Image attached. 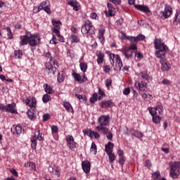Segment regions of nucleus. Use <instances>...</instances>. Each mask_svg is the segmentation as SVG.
<instances>
[{
    "mask_svg": "<svg viewBox=\"0 0 180 180\" xmlns=\"http://www.w3.org/2000/svg\"><path fill=\"white\" fill-rule=\"evenodd\" d=\"M105 32V28H103L98 30V38L99 39V40H101V42L102 43V44H103L105 41V37H104Z\"/></svg>",
    "mask_w": 180,
    "mask_h": 180,
    "instance_id": "obj_21",
    "label": "nucleus"
},
{
    "mask_svg": "<svg viewBox=\"0 0 180 180\" xmlns=\"http://www.w3.org/2000/svg\"><path fill=\"white\" fill-rule=\"evenodd\" d=\"M161 176V174L160 172H155L152 174V177L153 178L154 180L159 179V178Z\"/></svg>",
    "mask_w": 180,
    "mask_h": 180,
    "instance_id": "obj_51",
    "label": "nucleus"
},
{
    "mask_svg": "<svg viewBox=\"0 0 180 180\" xmlns=\"http://www.w3.org/2000/svg\"><path fill=\"white\" fill-rule=\"evenodd\" d=\"M26 105H28L30 108H36V99L32 98V100L29 98V97L27 98L25 100Z\"/></svg>",
    "mask_w": 180,
    "mask_h": 180,
    "instance_id": "obj_22",
    "label": "nucleus"
},
{
    "mask_svg": "<svg viewBox=\"0 0 180 180\" xmlns=\"http://www.w3.org/2000/svg\"><path fill=\"white\" fill-rule=\"evenodd\" d=\"M106 16H108V18H110V16H115L116 14L115 13V8H111L108 9V11H105Z\"/></svg>",
    "mask_w": 180,
    "mask_h": 180,
    "instance_id": "obj_33",
    "label": "nucleus"
},
{
    "mask_svg": "<svg viewBox=\"0 0 180 180\" xmlns=\"http://www.w3.org/2000/svg\"><path fill=\"white\" fill-rule=\"evenodd\" d=\"M0 110H4L8 113L18 114V110H16V103H12L6 105L0 104Z\"/></svg>",
    "mask_w": 180,
    "mask_h": 180,
    "instance_id": "obj_4",
    "label": "nucleus"
},
{
    "mask_svg": "<svg viewBox=\"0 0 180 180\" xmlns=\"http://www.w3.org/2000/svg\"><path fill=\"white\" fill-rule=\"evenodd\" d=\"M50 61L52 64V67H53V69L55 70L56 72H57L58 71L57 68H58V62L56 60H53V59H51V60Z\"/></svg>",
    "mask_w": 180,
    "mask_h": 180,
    "instance_id": "obj_40",
    "label": "nucleus"
},
{
    "mask_svg": "<svg viewBox=\"0 0 180 180\" xmlns=\"http://www.w3.org/2000/svg\"><path fill=\"white\" fill-rule=\"evenodd\" d=\"M153 123H155V124H158L160 123V122H161V117L158 116V115H153Z\"/></svg>",
    "mask_w": 180,
    "mask_h": 180,
    "instance_id": "obj_42",
    "label": "nucleus"
},
{
    "mask_svg": "<svg viewBox=\"0 0 180 180\" xmlns=\"http://www.w3.org/2000/svg\"><path fill=\"white\" fill-rule=\"evenodd\" d=\"M148 110H149L150 115H151V116L153 117L157 115V110L155 109V108L149 107L148 108Z\"/></svg>",
    "mask_w": 180,
    "mask_h": 180,
    "instance_id": "obj_44",
    "label": "nucleus"
},
{
    "mask_svg": "<svg viewBox=\"0 0 180 180\" xmlns=\"http://www.w3.org/2000/svg\"><path fill=\"white\" fill-rule=\"evenodd\" d=\"M42 101L44 103H47L50 101V96L49 94H44L42 97Z\"/></svg>",
    "mask_w": 180,
    "mask_h": 180,
    "instance_id": "obj_52",
    "label": "nucleus"
},
{
    "mask_svg": "<svg viewBox=\"0 0 180 180\" xmlns=\"http://www.w3.org/2000/svg\"><path fill=\"white\" fill-rule=\"evenodd\" d=\"M20 39V46H27L28 44L30 47H36L40 43V36L39 34H32L29 31H25V34L21 35Z\"/></svg>",
    "mask_w": 180,
    "mask_h": 180,
    "instance_id": "obj_1",
    "label": "nucleus"
},
{
    "mask_svg": "<svg viewBox=\"0 0 180 180\" xmlns=\"http://www.w3.org/2000/svg\"><path fill=\"white\" fill-rule=\"evenodd\" d=\"M83 134H84V136H89V137H94V139H101V135H99V134H98V132L95 131H92L89 129H83Z\"/></svg>",
    "mask_w": 180,
    "mask_h": 180,
    "instance_id": "obj_9",
    "label": "nucleus"
},
{
    "mask_svg": "<svg viewBox=\"0 0 180 180\" xmlns=\"http://www.w3.org/2000/svg\"><path fill=\"white\" fill-rule=\"evenodd\" d=\"M27 165H29L32 169H36V165L33 162H27Z\"/></svg>",
    "mask_w": 180,
    "mask_h": 180,
    "instance_id": "obj_61",
    "label": "nucleus"
},
{
    "mask_svg": "<svg viewBox=\"0 0 180 180\" xmlns=\"http://www.w3.org/2000/svg\"><path fill=\"white\" fill-rule=\"evenodd\" d=\"M72 76L75 78V81H77V82H82V77L80 74L74 72L72 73Z\"/></svg>",
    "mask_w": 180,
    "mask_h": 180,
    "instance_id": "obj_37",
    "label": "nucleus"
},
{
    "mask_svg": "<svg viewBox=\"0 0 180 180\" xmlns=\"http://www.w3.org/2000/svg\"><path fill=\"white\" fill-rule=\"evenodd\" d=\"M113 143L108 142L105 146V151L108 154L109 153H113Z\"/></svg>",
    "mask_w": 180,
    "mask_h": 180,
    "instance_id": "obj_23",
    "label": "nucleus"
},
{
    "mask_svg": "<svg viewBox=\"0 0 180 180\" xmlns=\"http://www.w3.org/2000/svg\"><path fill=\"white\" fill-rule=\"evenodd\" d=\"M134 8L135 9H137V11H141V12H145L146 13H151V11H150V8H148V6H147L135 4Z\"/></svg>",
    "mask_w": 180,
    "mask_h": 180,
    "instance_id": "obj_16",
    "label": "nucleus"
},
{
    "mask_svg": "<svg viewBox=\"0 0 180 180\" xmlns=\"http://www.w3.org/2000/svg\"><path fill=\"white\" fill-rule=\"evenodd\" d=\"M140 76L143 78V79H146L148 81V79H153V77L147 73V70L143 71L140 73Z\"/></svg>",
    "mask_w": 180,
    "mask_h": 180,
    "instance_id": "obj_28",
    "label": "nucleus"
},
{
    "mask_svg": "<svg viewBox=\"0 0 180 180\" xmlns=\"http://www.w3.org/2000/svg\"><path fill=\"white\" fill-rule=\"evenodd\" d=\"M160 64L162 70L168 71L169 70H171V64L168 63V60H167V59H161Z\"/></svg>",
    "mask_w": 180,
    "mask_h": 180,
    "instance_id": "obj_15",
    "label": "nucleus"
},
{
    "mask_svg": "<svg viewBox=\"0 0 180 180\" xmlns=\"http://www.w3.org/2000/svg\"><path fill=\"white\" fill-rule=\"evenodd\" d=\"M44 88L45 92H46V94H53V89L51 88V86H49L48 84H45L44 85Z\"/></svg>",
    "mask_w": 180,
    "mask_h": 180,
    "instance_id": "obj_34",
    "label": "nucleus"
},
{
    "mask_svg": "<svg viewBox=\"0 0 180 180\" xmlns=\"http://www.w3.org/2000/svg\"><path fill=\"white\" fill-rule=\"evenodd\" d=\"M51 130L53 136H54L55 134H57V133H58V127H57V125H52L51 127Z\"/></svg>",
    "mask_w": 180,
    "mask_h": 180,
    "instance_id": "obj_43",
    "label": "nucleus"
},
{
    "mask_svg": "<svg viewBox=\"0 0 180 180\" xmlns=\"http://www.w3.org/2000/svg\"><path fill=\"white\" fill-rule=\"evenodd\" d=\"M105 86L109 89L112 86V80L110 79H107L105 81Z\"/></svg>",
    "mask_w": 180,
    "mask_h": 180,
    "instance_id": "obj_56",
    "label": "nucleus"
},
{
    "mask_svg": "<svg viewBox=\"0 0 180 180\" xmlns=\"http://www.w3.org/2000/svg\"><path fill=\"white\" fill-rule=\"evenodd\" d=\"M179 162H175L171 165L170 176L173 179H176L179 176Z\"/></svg>",
    "mask_w": 180,
    "mask_h": 180,
    "instance_id": "obj_6",
    "label": "nucleus"
},
{
    "mask_svg": "<svg viewBox=\"0 0 180 180\" xmlns=\"http://www.w3.org/2000/svg\"><path fill=\"white\" fill-rule=\"evenodd\" d=\"M124 161H126V158L124 156H120L118 159V162L120 165H124Z\"/></svg>",
    "mask_w": 180,
    "mask_h": 180,
    "instance_id": "obj_53",
    "label": "nucleus"
},
{
    "mask_svg": "<svg viewBox=\"0 0 180 180\" xmlns=\"http://www.w3.org/2000/svg\"><path fill=\"white\" fill-rule=\"evenodd\" d=\"M90 152L93 153V154H94V155H96L97 148H96V144L95 143V142H92L91 146L90 148Z\"/></svg>",
    "mask_w": 180,
    "mask_h": 180,
    "instance_id": "obj_35",
    "label": "nucleus"
},
{
    "mask_svg": "<svg viewBox=\"0 0 180 180\" xmlns=\"http://www.w3.org/2000/svg\"><path fill=\"white\" fill-rule=\"evenodd\" d=\"M134 85L136 89L141 91V92H146L147 89V82L144 81L136 82Z\"/></svg>",
    "mask_w": 180,
    "mask_h": 180,
    "instance_id": "obj_11",
    "label": "nucleus"
},
{
    "mask_svg": "<svg viewBox=\"0 0 180 180\" xmlns=\"http://www.w3.org/2000/svg\"><path fill=\"white\" fill-rule=\"evenodd\" d=\"M172 15V7L169 5L166 4L165 6V10L159 13V18H160V19H162V20H165V19H168V18H169V16H171Z\"/></svg>",
    "mask_w": 180,
    "mask_h": 180,
    "instance_id": "obj_5",
    "label": "nucleus"
},
{
    "mask_svg": "<svg viewBox=\"0 0 180 180\" xmlns=\"http://www.w3.org/2000/svg\"><path fill=\"white\" fill-rule=\"evenodd\" d=\"M96 101H98V94L94 93L90 98V102L91 103H94Z\"/></svg>",
    "mask_w": 180,
    "mask_h": 180,
    "instance_id": "obj_47",
    "label": "nucleus"
},
{
    "mask_svg": "<svg viewBox=\"0 0 180 180\" xmlns=\"http://www.w3.org/2000/svg\"><path fill=\"white\" fill-rule=\"evenodd\" d=\"M122 39L125 40H129V41H134V37L127 36L126 34H122Z\"/></svg>",
    "mask_w": 180,
    "mask_h": 180,
    "instance_id": "obj_49",
    "label": "nucleus"
},
{
    "mask_svg": "<svg viewBox=\"0 0 180 180\" xmlns=\"http://www.w3.org/2000/svg\"><path fill=\"white\" fill-rule=\"evenodd\" d=\"M156 109V112H159V115H162V109H164V108L162 107V105H157L156 108H155Z\"/></svg>",
    "mask_w": 180,
    "mask_h": 180,
    "instance_id": "obj_55",
    "label": "nucleus"
},
{
    "mask_svg": "<svg viewBox=\"0 0 180 180\" xmlns=\"http://www.w3.org/2000/svg\"><path fill=\"white\" fill-rule=\"evenodd\" d=\"M68 5L73 8L74 11H79V7H78V1L76 0H70L68 1Z\"/></svg>",
    "mask_w": 180,
    "mask_h": 180,
    "instance_id": "obj_18",
    "label": "nucleus"
},
{
    "mask_svg": "<svg viewBox=\"0 0 180 180\" xmlns=\"http://www.w3.org/2000/svg\"><path fill=\"white\" fill-rule=\"evenodd\" d=\"M75 97L77 98L80 102H86V97L85 96L75 94Z\"/></svg>",
    "mask_w": 180,
    "mask_h": 180,
    "instance_id": "obj_46",
    "label": "nucleus"
},
{
    "mask_svg": "<svg viewBox=\"0 0 180 180\" xmlns=\"http://www.w3.org/2000/svg\"><path fill=\"white\" fill-rule=\"evenodd\" d=\"M153 44L155 46V49L156 51L155 52V56L158 58H161L162 60H165L164 58L165 57V53L168 51V46L164 44L160 39H155L154 40Z\"/></svg>",
    "mask_w": 180,
    "mask_h": 180,
    "instance_id": "obj_2",
    "label": "nucleus"
},
{
    "mask_svg": "<svg viewBox=\"0 0 180 180\" xmlns=\"http://www.w3.org/2000/svg\"><path fill=\"white\" fill-rule=\"evenodd\" d=\"M115 57H116V54L110 53L109 58H110V60H110V64H112V65H115Z\"/></svg>",
    "mask_w": 180,
    "mask_h": 180,
    "instance_id": "obj_50",
    "label": "nucleus"
},
{
    "mask_svg": "<svg viewBox=\"0 0 180 180\" xmlns=\"http://www.w3.org/2000/svg\"><path fill=\"white\" fill-rule=\"evenodd\" d=\"M56 34L57 35V37L59 41H61V43H64V37L60 34V32H58V34Z\"/></svg>",
    "mask_w": 180,
    "mask_h": 180,
    "instance_id": "obj_59",
    "label": "nucleus"
},
{
    "mask_svg": "<svg viewBox=\"0 0 180 180\" xmlns=\"http://www.w3.org/2000/svg\"><path fill=\"white\" fill-rule=\"evenodd\" d=\"M27 115L30 119V120H34V119H36V115H34V111L33 110H29L27 112Z\"/></svg>",
    "mask_w": 180,
    "mask_h": 180,
    "instance_id": "obj_30",
    "label": "nucleus"
},
{
    "mask_svg": "<svg viewBox=\"0 0 180 180\" xmlns=\"http://www.w3.org/2000/svg\"><path fill=\"white\" fill-rule=\"evenodd\" d=\"M70 39L72 40V43H79V38L75 34L71 35Z\"/></svg>",
    "mask_w": 180,
    "mask_h": 180,
    "instance_id": "obj_41",
    "label": "nucleus"
},
{
    "mask_svg": "<svg viewBox=\"0 0 180 180\" xmlns=\"http://www.w3.org/2000/svg\"><path fill=\"white\" fill-rule=\"evenodd\" d=\"M114 60H115L116 63H117L120 70H122L123 67V62L122 61V58H120V56L117 54L115 55V58Z\"/></svg>",
    "mask_w": 180,
    "mask_h": 180,
    "instance_id": "obj_27",
    "label": "nucleus"
},
{
    "mask_svg": "<svg viewBox=\"0 0 180 180\" xmlns=\"http://www.w3.org/2000/svg\"><path fill=\"white\" fill-rule=\"evenodd\" d=\"M82 34L88 39L89 37H94L95 34V27L94 24L89 20L84 21V25L82 26L81 29Z\"/></svg>",
    "mask_w": 180,
    "mask_h": 180,
    "instance_id": "obj_3",
    "label": "nucleus"
},
{
    "mask_svg": "<svg viewBox=\"0 0 180 180\" xmlns=\"http://www.w3.org/2000/svg\"><path fill=\"white\" fill-rule=\"evenodd\" d=\"M99 106L101 107L102 109H106L115 106V103H113L112 100H104L100 102Z\"/></svg>",
    "mask_w": 180,
    "mask_h": 180,
    "instance_id": "obj_12",
    "label": "nucleus"
},
{
    "mask_svg": "<svg viewBox=\"0 0 180 180\" xmlns=\"http://www.w3.org/2000/svg\"><path fill=\"white\" fill-rule=\"evenodd\" d=\"M50 117H51V115H50V114L49 113H46L43 115V121L47 122V120H49Z\"/></svg>",
    "mask_w": 180,
    "mask_h": 180,
    "instance_id": "obj_57",
    "label": "nucleus"
},
{
    "mask_svg": "<svg viewBox=\"0 0 180 180\" xmlns=\"http://www.w3.org/2000/svg\"><path fill=\"white\" fill-rule=\"evenodd\" d=\"M66 141L68 147H69L70 150L77 148V142H75L74 136H72V135H68L66 136Z\"/></svg>",
    "mask_w": 180,
    "mask_h": 180,
    "instance_id": "obj_8",
    "label": "nucleus"
},
{
    "mask_svg": "<svg viewBox=\"0 0 180 180\" xmlns=\"http://www.w3.org/2000/svg\"><path fill=\"white\" fill-rule=\"evenodd\" d=\"M31 147L32 150H36V147H37V138L36 137V134L31 138Z\"/></svg>",
    "mask_w": 180,
    "mask_h": 180,
    "instance_id": "obj_24",
    "label": "nucleus"
},
{
    "mask_svg": "<svg viewBox=\"0 0 180 180\" xmlns=\"http://www.w3.org/2000/svg\"><path fill=\"white\" fill-rule=\"evenodd\" d=\"M79 67H80L81 71H82L83 73H85L86 70H88V64H86L84 62H81L79 63Z\"/></svg>",
    "mask_w": 180,
    "mask_h": 180,
    "instance_id": "obj_31",
    "label": "nucleus"
},
{
    "mask_svg": "<svg viewBox=\"0 0 180 180\" xmlns=\"http://www.w3.org/2000/svg\"><path fill=\"white\" fill-rule=\"evenodd\" d=\"M51 44H58V41H57V38H56L55 35H53L52 39L50 41Z\"/></svg>",
    "mask_w": 180,
    "mask_h": 180,
    "instance_id": "obj_58",
    "label": "nucleus"
},
{
    "mask_svg": "<svg viewBox=\"0 0 180 180\" xmlns=\"http://www.w3.org/2000/svg\"><path fill=\"white\" fill-rule=\"evenodd\" d=\"M107 154L108 155V159L110 162H113V161L116 160V155H115V153H113V152H110Z\"/></svg>",
    "mask_w": 180,
    "mask_h": 180,
    "instance_id": "obj_36",
    "label": "nucleus"
},
{
    "mask_svg": "<svg viewBox=\"0 0 180 180\" xmlns=\"http://www.w3.org/2000/svg\"><path fill=\"white\" fill-rule=\"evenodd\" d=\"M64 79H65V76L64 75V72L62 71L58 75V82H64Z\"/></svg>",
    "mask_w": 180,
    "mask_h": 180,
    "instance_id": "obj_32",
    "label": "nucleus"
},
{
    "mask_svg": "<svg viewBox=\"0 0 180 180\" xmlns=\"http://www.w3.org/2000/svg\"><path fill=\"white\" fill-rule=\"evenodd\" d=\"M35 134L37 140H39V141H43V140H44V139L41 136L42 134L40 132V130L36 131Z\"/></svg>",
    "mask_w": 180,
    "mask_h": 180,
    "instance_id": "obj_39",
    "label": "nucleus"
},
{
    "mask_svg": "<svg viewBox=\"0 0 180 180\" xmlns=\"http://www.w3.org/2000/svg\"><path fill=\"white\" fill-rule=\"evenodd\" d=\"M162 84H163V85H171V81L167 79H164L162 81Z\"/></svg>",
    "mask_w": 180,
    "mask_h": 180,
    "instance_id": "obj_62",
    "label": "nucleus"
},
{
    "mask_svg": "<svg viewBox=\"0 0 180 180\" xmlns=\"http://www.w3.org/2000/svg\"><path fill=\"white\" fill-rule=\"evenodd\" d=\"M110 117L109 115H101L98 119V127H105L109 124Z\"/></svg>",
    "mask_w": 180,
    "mask_h": 180,
    "instance_id": "obj_7",
    "label": "nucleus"
},
{
    "mask_svg": "<svg viewBox=\"0 0 180 180\" xmlns=\"http://www.w3.org/2000/svg\"><path fill=\"white\" fill-rule=\"evenodd\" d=\"M10 172H11L12 174L14 175V176H18V172H16V169L11 168L10 169Z\"/></svg>",
    "mask_w": 180,
    "mask_h": 180,
    "instance_id": "obj_63",
    "label": "nucleus"
},
{
    "mask_svg": "<svg viewBox=\"0 0 180 180\" xmlns=\"http://www.w3.org/2000/svg\"><path fill=\"white\" fill-rule=\"evenodd\" d=\"M127 49L131 50V51H137V46H136V44H131L129 47H127Z\"/></svg>",
    "mask_w": 180,
    "mask_h": 180,
    "instance_id": "obj_54",
    "label": "nucleus"
},
{
    "mask_svg": "<svg viewBox=\"0 0 180 180\" xmlns=\"http://www.w3.org/2000/svg\"><path fill=\"white\" fill-rule=\"evenodd\" d=\"M96 129L98 131H101V133L104 135L108 134V133H109V129H108L105 127H96Z\"/></svg>",
    "mask_w": 180,
    "mask_h": 180,
    "instance_id": "obj_29",
    "label": "nucleus"
},
{
    "mask_svg": "<svg viewBox=\"0 0 180 180\" xmlns=\"http://www.w3.org/2000/svg\"><path fill=\"white\" fill-rule=\"evenodd\" d=\"M103 68L104 71L107 73L110 71V66H109V65H104Z\"/></svg>",
    "mask_w": 180,
    "mask_h": 180,
    "instance_id": "obj_64",
    "label": "nucleus"
},
{
    "mask_svg": "<svg viewBox=\"0 0 180 180\" xmlns=\"http://www.w3.org/2000/svg\"><path fill=\"white\" fill-rule=\"evenodd\" d=\"M120 51L122 53V56H124L127 60L133 57V51L128 49L127 47L122 48Z\"/></svg>",
    "mask_w": 180,
    "mask_h": 180,
    "instance_id": "obj_14",
    "label": "nucleus"
},
{
    "mask_svg": "<svg viewBox=\"0 0 180 180\" xmlns=\"http://www.w3.org/2000/svg\"><path fill=\"white\" fill-rule=\"evenodd\" d=\"M129 131H130L131 136H134L135 137H138L139 139L143 137V133H141L139 131H136L133 129H130Z\"/></svg>",
    "mask_w": 180,
    "mask_h": 180,
    "instance_id": "obj_26",
    "label": "nucleus"
},
{
    "mask_svg": "<svg viewBox=\"0 0 180 180\" xmlns=\"http://www.w3.org/2000/svg\"><path fill=\"white\" fill-rule=\"evenodd\" d=\"M63 106L68 112H70V113H72V112H74V110L72 109V106L69 102L64 101Z\"/></svg>",
    "mask_w": 180,
    "mask_h": 180,
    "instance_id": "obj_25",
    "label": "nucleus"
},
{
    "mask_svg": "<svg viewBox=\"0 0 180 180\" xmlns=\"http://www.w3.org/2000/svg\"><path fill=\"white\" fill-rule=\"evenodd\" d=\"M82 168L85 174H89V172H91V162L88 160L82 161Z\"/></svg>",
    "mask_w": 180,
    "mask_h": 180,
    "instance_id": "obj_13",
    "label": "nucleus"
},
{
    "mask_svg": "<svg viewBox=\"0 0 180 180\" xmlns=\"http://www.w3.org/2000/svg\"><path fill=\"white\" fill-rule=\"evenodd\" d=\"M52 25L53 26V33L58 34L60 29H61V21L57 20H52Z\"/></svg>",
    "mask_w": 180,
    "mask_h": 180,
    "instance_id": "obj_10",
    "label": "nucleus"
},
{
    "mask_svg": "<svg viewBox=\"0 0 180 180\" xmlns=\"http://www.w3.org/2000/svg\"><path fill=\"white\" fill-rule=\"evenodd\" d=\"M15 58H20L23 56V53L20 50H17L14 51Z\"/></svg>",
    "mask_w": 180,
    "mask_h": 180,
    "instance_id": "obj_48",
    "label": "nucleus"
},
{
    "mask_svg": "<svg viewBox=\"0 0 180 180\" xmlns=\"http://www.w3.org/2000/svg\"><path fill=\"white\" fill-rule=\"evenodd\" d=\"M11 131H13V134H20L22 133V127L20 125H13L11 128Z\"/></svg>",
    "mask_w": 180,
    "mask_h": 180,
    "instance_id": "obj_20",
    "label": "nucleus"
},
{
    "mask_svg": "<svg viewBox=\"0 0 180 180\" xmlns=\"http://www.w3.org/2000/svg\"><path fill=\"white\" fill-rule=\"evenodd\" d=\"M45 67H46V70H48L49 73L52 72L53 75H56V72L54 69V67H53V64L51 63V62L50 60L49 63H46Z\"/></svg>",
    "mask_w": 180,
    "mask_h": 180,
    "instance_id": "obj_19",
    "label": "nucleus"
},
{
    "mask_svg": "<svg viewBox=\"0 0 180 180\" xmlns=\"http://www.w3.org/2000/svg\"><path fill=\"white\" fill-rule=\"evenodd\" d=\"M97 57V63L98 65L103 63V59L105 58V53H102L101 51H97L96 53Z\"/></svg>",
    "mask_w": 180,
    "mask_h": 180,
    "instance_id": "obj_17",
    "label": "nucleus"
},
{
    "mask_svg": "<svg viewBox=\"0 0 180 180\" xmlns=\"http://www.w3.org/2000/svg\"><path fill=\"white\" fill-rule=\"evenodd\" d=\"M6 30L7 32V36L8 37V39H13V34H12V30H11V27H7L6 28Z\"/></svg>",
    "mask_w": 180,
    "mask_h": 180,
    "instance_id": "obj_45",
    "label": "nucleus"
},
{
    "mask_svg": "<svg viewBox=\"0 0 180 180\" xmlns=\"http://www.w3.org/2000/svg\"><path fill=\"white\" fill-rule=\"evenodd\" d=\"M110 2H112V4H114L115 5H120L122 4L121 0H109Z\"/></svg>",
    "mask_w": 180,
    "mask_h": 180,
    "instance_id": "obj_60",
    "label": "nucleus"
},
{
    "mask_svg": "<svg viewBox=\"0 0 180 180\" xmlns=\"http://www.w3.org/2000/svg\"><path fill=\"white\" fill-rule=\"evenodd\" d=\"M47 6V1H42L39 7H38V11H37V12H40V11H43L44 8H46Z\"/></svg>",
    "mask_w": 180,
    "mask_h": 180,
    "instance_id": "obj_38",
    "label": "nucleus"
}]
</instances>
